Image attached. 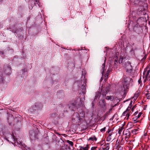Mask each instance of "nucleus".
<instances>
[{
  "label": "nucleus",
  "mask_w": 150,
  "mask_h": 150,
  "mask_svg": "<svg viewBox=\"0 0 150 150\" xmlns=\"http://www.w3.org/2000/svg\"><path fill=\"white\" fill-rule=\"evenodd\" d=\"M138 131V130L137 129H134L133 130H132V132L133 134H135L137 133V132Z\"/></svg>",
  "instance_id": "obj_22"
},
{
  "label": "nucleus",
  "mask_w": 150,
  "mask_h": 150,
  "mask_svg": "<svg viewBox=\"0 0 150 150\" xmlns=\"http://www.w3.org/2000/svg\"><path fill=\"white\" fill-rule=\"evenodd\" d=\"M132 101H131V103H130V104H129V105L130 106H132L131 105L132 104Z\"/></svg>",
  "instance_id": "obj_46"
},
{
  "label": "nucleus",
  "mask_w": 150,
  "mask_h": 150,
  "mask_svg": "<svg viewBox=\"0 0 150 150\" xmlns=\"http://www.w3.org/2000/svg\"><path fill=\"white\" fill-rule=\"evenodd\" d=\"M134 31L139 34L141 33L142 32V29L139 26H135L134 28Z\"/></svg>",
  "instance_id": "obj_5"
},
{
  "label": "nucleus",
  "mask_w": 150,
  "mask_h": 150,
  "mask_svg": "<svg viewBox=\"0 0 150 150\" xmlns=\"http://www.w3.org/2000/svg\"><path fill=\"white\" fill-rule=\"evenodd\" d=\"M122 115L126 116L127 117H129L130 116V113L126 110L123 113Z\"/></svg>",
  "instance_id": "obj_13"
},
{
  "label": "nucleus",
  "mask_w": 150,
  "mask_h": 150,
  "mask_svg": "<svg viewBox=\"0 0 150 150\" xmlns=\"http://www.w3.org/2000/svg\"><path fill=\"white\" fill-rule=\"evenodd\" d=\"M125 69L126 72L131 73L132 71V67L130 62H128L125 64Z\"/></svg>",
  "instance_id": "obj_2"
},
{
  "label": "nucleus",
  "mask_w": 150,
  "mask_h": 150,
  "mask_svg": "<svg viewBox=\"0 0 150 150\" xmlns=\"http://www.w3.org/2000/svg\"><path fill=\"white\" fill-rule=\"evenodd\" d=\"M97 140L95 136H94L93 137H91L88 139V140H91L92 141H96Z\"/></svg>",
  "instance_id": "obj_14"
},
{
  "label": "nucleus",
  "mask_w": 150,
  "mask_h": 150,
  "mask_svg": "<svg viewBox=\"0 0 150 150\" xmlns=\"http://www.w3.org/2000/svg\"><path fill=\"white\" fill-rule=\"evenodd\" d=\"M135 1H136V0H134V1L133 0H132V1H134V2H135Z\"/></svg>",
  "instance_id": "obj_51"
},
{
  "label": "nucleus",
  "mask_w": 150,
  "mask_h": 150,
  "mask_svg": "<svg viewBox=\"0 0 150 150\" xmlns=\"http://www.w3.org/2000/svg\"><path fill=\"white\" fill-rule=\"evenodd\" d=\"M97 148V147H96V146L93 147H92L91 148V150H96Z\"/></svg>",
  "instance_id": "obj_36"
},
{
  "label": "nucleus",
  "mask_w": 150,
  "mask_h": 150,
  "mask_svg": "<svg viewBox=\"0 0 150 150\" xmlns=\"http://www.w3.org/2000/svg\"><path fill=\"white\" fill-rule=\"evenodd\" d=\"M133 110H134V108H132V112H133Z\"/></svg>",
  "instance_id": "obj_48"
},
{
  "label": "nucleus",
  "mask_w": 150,
  "mask_h": 150,
  "mask_svg": "<svg viewBox=\"0 0 150 150\" xmlns=\"http://www.w3.org/2000/svg\"><path fill=\"white\" fill-rule=\"evenodd\" d=\"M150 72V69L147 71L146 69H145L144 71V76H145V77H146V78H148Z\"/></svg>",
  "instance_id": "obj_10"
},
{
  "label": "nucleus",
  "mask_w": 150,
  "mask_h": 150,
  "mask_svg": "<svg viewBox=\"0 0 150 150\" xmlns=\"http://www.w3.org/2000/svg\"><path fill=\"white\" fill-rule=\"evenodd\" d=\"M32 2V1H30L28 3V4L29 5V8L30 9H32L33 7V6H32L31 5H30V4H31V3Z\"/></svg>",
  "instance_id": "obj_26"
},
{
  "label": "nucleus",
  "mask_w": 150,
  "mask_h": 150,
  "mask_svg": "<svg viewBox=\"0 0 150 150\" xmlns=\"http://www.w3.org/2000/svg\"><path fill=\"white\" fill-rule=\"evenodd\" d=\"M134 43H133V44H132V46H134Z\"/></svg>",
  "instance_id": "obj_50"
},
{
  "label": "nucleus",
  "mask_w": 150,
  "mask_h": 150,
  "mask_svg": "<svg viewBox=\"0 0 150 150\" xmlns=\"http://www.w3.org/2000/svg\"><path fill=\"white\" fill-rule=\"evenodd\" d=\"M16 141L17 142V143H19V144H20L21 143V142L20 141L19 142L20 143H19V142H18V140H17V139L16 138Z\"/></svg>",
  "instance_id": "obj_43"
},
{
  "label": "nucleus",
  "mask_w": 150,
  "mask_h": 150,
  "mask_svg": "<svg viewBox=\"0 0 150 150\" xmlns=\"http://www.w3.org/2000/svg\"><path fill=\"white\" fill-rule=\"evenodd\" d=\"M148 79V78H146V77H145V79L144 80V83H145V82H146V80H147Z\"/></svg>",
  "instance_id": "obj_39"
},
{
  "label": "nucleus",
  "mask_w": 150,
  "mask_h": 150,
  "mask_svg": "<svg viewBox=\"0 0 150 150\" xmlns=\"http://www.w3.org/2000/svg\"><path fill=\"white\" fill-rule=\"evenodd\" d=\"M138 113V112L137 111L136 112L134 113V115L135 116H137V114Z\"/></svg>",
  "instance_id": "obj_38"
},
{
  "label": "nucleus",
  "mask_w": 150,
  "mask_h": 150,
  "mask_svg": "<svg viewBox=\"0 0 150 150\" xmlns=\"http://www.w3.org/2000/svg\"><path fill=\"white\" fill-rule=\"evenodd\" d=\"M11 67H7L4 71V72L6 75H9L11 73Z\"/></svg>",
  "instance_id": "obj_8"
},
{
  "label": "nucleus",
  "mask_w": 150,
  "mask_h": 150,
  "mask_svg": "<svg viewBox=\"0 0 150 150\" xmlns=\"http://www.w3.org/2000/svg\"><path fill=\"white\" fill-rule=\"evenodd\" d=\"M113 131L110 129H108L107 132L109 134L108 136L107 137V140L108 141H110L111 139V137Z\"/></svg>",
  "instance_id": "obj_6"
},
{
  "label": "nucleus",
  "mask_w": 150,
  "mask_h": 150,
  "mask_svg": "<svg viewBox=\"0 0 150 150\" xmlns=\"http://www.w3.org/2000/svg\"><path fill=\"white\" fill-rule=\"evenodd\" d=\"M132 55H134V49L133 48H132L131 50L129 52Z\"/></svg>",
  "instance_id": "obj_23"
},
{
  "label": "nucleus",
  "mask_w": 150,
  "mask_h": 150,
  "mask_svg": "<svg viewBox=\"0 0 150 150\" xmlns=\"http://www.w3.org/2000/svg\"><path fill=\"white\" fill-rule=\"evenodd\" d=\"M128 138H129L128 137H127V136H126L125 137V139L126 140H128Z\"/></svg>",
  "instance_id": "obj_42"
},
{
  "label": "nucleus",
  "mask_w": 150,
  "mask_h": 150,
  "mask_svg": "<svg viewBox=\"0 0 150 150\" xmlns=\"http://www.w3.org/2000/svg\"><path fill=\"white\" fill-rule=\"evenodd\" d=\"M16 30H12V32L13 33H15L16 32Z\"/></svg>",
  "instance_id": "obj_45"
},
{
  "label": "nucleus",
  "mask_w": 150,
  "mask_h": 150,
  "mask_svg": "<svg viewBox=\"0 0 150 150\" xmlns=\"http://www.w3.org/2000/svg\"><path fill=\"white\" fill-rule=\"evenodd\" d=\"M34 1H35L34 4L35 5L38 4V5L39 6V4H38V3H39V0H34Z\"/></svg>",
  "instance_id": "obj_28"
},
{
  "label": "nucleus",
  "mask_w": 150,
  "mask_h": 150,
  "mask_svg": "<svg viewBox=\"0 0 150 150\" xmlns=\"http://www.w3.org/2000/svg\"><path fill=\"white\" fill-rule=\"evenodd\" d=\"M123 57H120L119 59V63H122L123 59Z\"/></svg>",
  "instance_id": "obj_30"
},
{
  "label": "nucleus",
  "mask_w": 150,
  "mask_h": 150,
  "mask_svg": "<svg viewBox=\"0 0 150 150\" xmlns=\"http://www.w3.org/2000/svg\"><path fill=\"white\" fill-rule=\"evenodd\" d=\"M110 88V85H108L106 87H104L102 92V94L103 96H105L108 92L109 91Z\"/></svg>",
  "instance_id": "obj_4"
},
{
  "label": "nucleus",
  "mask_w": 150,
  "mask_h": 150,
  "mask_svg": "<svg viewBox=\"0 0 150 150\" xmlns=\"http://www.w3.org/2000/svg\"><path fill=\"white\" fill-rule=\"evenodd\" d=\"M112 71V69H111V68H109L108 69V70H107V73H108V74H110V71Z\"/></svg>",
  "instance_id": "obj_34"
},
{
  "label": "nucleus",
  "mask_w": 150,
  "mask_h": 150,
  "mask_svg": "<svg viewBox=\"0 0 150 150\" xmlns=\"http://www.w3.org/2000/svg\"><path fill=\"white\" fill-rule=\"evenodd\" d=\"M98 150H103L102 148H100V149Z\"/></svg>",
  "instance_id": "obj_47"
},
{
  "label": "nucleus",
  "mask_w": 150,
  "mask_h": 150,
  "mask_svg": "<svg viewBox=\"0 0 150 150\" xmlns=\"http://www.w3.org/2000/svg\"><path fill=\"white\" fill-rule=\"evenodd\" d=\"M137 119L138 118H137V116H135V117L133 118V120L134 121V122L135 123L137 122Z\"/></svg>",
  "instance_id": "obj_29"
},
{
  "label": "nucleus",
  "mask_w": 150,
  "mask_h": 150,
  "mask_svg": "<svg viewBox=\"0 0 150 150\" xmlns=\"http://www.w3.org/2000/svg\"><path fill=\"white\" fill-rule=\"evenodd\" d=\"M67 142L69 144H70L71 146H73V143L72 142L70 141L69 140H67Z\"/></svg>",
  "instance_id": "obj_25"
},
{
  "label": "nucleus",
  "mask_w": 150,
  "mask_h": 150,
  "mask_svg": "<svg viewBox=\"0 0 150 150\" xmlns=\"http://www.w3.org/2000/svg\"><path fill=\"white\" fill-rule=\"evenodd\" d=\"M4 54V52L3 51H0V54Z\"/></svg>",
  "instance_id": "obj_41"
},
{
  "label": "nucleus",
  "mask_w": 150,
  "mask_h": 150,
  "mask_svg": "<svg viewBox=\"0 0 150 150\" xmlns=\"http://www.w3.org/2000/svg\"><path fill=\"white\" fill-rule=\"evenodd\" d=\"M100 95V92H98L96 93V95L95 96V99H96L98 97H99Z\"/></svg>",
  "instance_id": "obj_20"
},
{
  "label": "nucleus",
  "mask_w": 150,
  "mask_h": 150,
  "mask_svg": "<svg viewBox=\"0 0 150 150\" xmlns=\"http://www.w3.org/2000/svg\"><path fill=\"white\" fill-rule=\"evenodd\" d=\"M123 128L122 127H121L119 128L118 133L120 135L121 134Z\"/></svg>",
  "instance_id": "obj_24"
},
{
  "label": "nucleus",
  "mask_w": 150,
  "mask_h": 150,
  "mask_svg": "<svg viewBox=\"0 0 150 150\" xmlns=\"http://www.w3.org/2000/svg\"><path fill=\"white\" fill-rule=\"evenodd\" d=\"M120 146V142L119 141H118V140L117 139L116 141V144H115V147L116 149H117L118 147Z\"/></svg>",
  "instance_id": "obj_17"
},
{
  "label": "nucleus",
  "mask_w": 150,
  "mask_h": 150,
  "mask_svg": "<svg viewBox=\"0 0 150 150\" xmlns=\"http://www.w3.org/2000/svg\"><path fill=\"white\" fill-rule=\"evenodd\" d=\"M138 82L139 83H140L141 82V79L139 80Z\"/></svg>",
  "instance_id": "obj_44"
},
{
  "label": "nucleus",
  "mask_w": 150,
  "mask_h": 150,
  "mask_svg": "<svg viewBox=\"0 0 150 150\" xmlns=\"http://www.w3.org/2000/svg\"><path fill=\"white\" fill-rule=\"evenodd\" d=\"M137 48L136 47L135 49H134V50H137Z\"/></svg>",
  "instance_id": "obj_53"
},
{
  "label": "nucleus",
  "mask_w": 150,
  "mask_h": 150,
  "mask_svg": "<svg viewBox=\"0 0 150 150\" xmlns=\"http://www.w3.org/2000/svg\"><path fill=\"white\" fill-rule=\"evenodd\" d=\"M31 132H30V137L31 139L32 140H33L35 139V133L33 132H31Z\"/></svg>",
  "instance_id": "obj_12"
},
{
  "label": "nucleus",
  "mask_w": 150,
  "mask_h": 150,
  "mask_svg": "<svg viewBox=\"0 0 150 150\" xmlns=\"http://www.w3.org/2000/svg\"><path fill=\"white\" fill-rule=\"evenodd\" d=\"M142 114V113H141V112L139 113L137 116V118L138 119L140 117Z\"/></svg>",
  "instance_id": "obj_33"
},
{
  "label": "nucleus",
  "mask_w": 150,
  "mask_h": 150,
  "mask_svg": "<svg viewBox=\"0 0 150 150\" xmlns=\"http://www.w3.org/2000/svg\"><path fill=\"white\" fill-rule=\"evenodd\" d=\"M80 147L81 148H82V149H83V150H88L89 148L88 145H86V146L85 147L83 146H80Z\"/></svg>",
  "instance_id": "obj_16"
},
{
  "label": "nucleus",
  "mask_w": 150,
  "mask_h": 150,
  "mask_svg": "<svg viewBox=\"0 0 150 150\" xmlns=\"http://www.w3.org/2000/svg\"><path fill=\"white\" fill-rule=\"evenodd\" d=\"M56 134H59H59L58 133H57Z\"/></svg>",
  "instance_id": "obj_52"
},
{
  "label": "nucleus",
  "mask_w": 150,
  "mask_h": 150,
  "mask_svg": "<svg viewBox=\"0 0 150 150\" xmlns=\"http://www.w3.org/2000/svg\"><path fill=\"white\" fill-rule=\"evenodd\" d=\"M79 150H83V149H82V148H80V149H79Z\"/></svg>",
  "instance_id": "obj_49"
},
{
  "label": "nucleus",
  "mask_w": 150,
  "mask_h": 150,
  "mask_svg": "<svg viewBox=\"0 0 150 150\" xmlns=\"http://www.w3.org/2000/svg\"><path fill=\"white\" fill-rule=\"evenodd\" d=\"M76 103V102L70 103L69 104V108L71 110H75L77 108Z\"/></svg>",
  "instance_id": "obj_3"
},
{
  "label": "nucleus",
  "mask_w": 150,
  "mask_h": 150,
  "mask_svg": "<svg viewBox=\"0 0 150 150\" xmlns=\"http://www.w3.org/2000/svg\"><path fill=\"white\" fill-rule=\"evenodd\" d=\"M105 129H106V127H104L103 128L100 129V131L102 132H104L105 131Z\"/></svg>",
  "instance_id": "obj_32"
},
{
  "label": "nucleus",
  "mask_w": 150,
  "mask_h": 150,
  "mask_svg": "<svg viewBox=\"0 0 150 150\" xmlns=\"http://www.w3.org/2000/svg\"><path fill=\"white\" fill-rule=\"evenodd\" d=\"M147 93H146V96L147 99L150 98V91H147Z\"/></svg>",
  "instance_id": "obj_19"
},
{
  "label": "nucleus",
  "mask_w": 150,
  "mask_h": 150,
  "mask_svg": "<svg viewBox=\"0 0 150 150\" xmlns=\"http://www.w3.org/2000/svg\"><path fill=\"white\" fill-rule=\"evenodd\" d=\"M109 75V74H108V73H106L105 76V79H107Z\"/></svg>",
  "instance_id": "obj_31"
},
{
  "label": "nucleus",
  "mask_w": 150,
  "mask_h": 150,
  "mask_svg": "<svg viewBox=\"0 0 150 150\" xmlns=\"http://www.w3.org/2000/svg\"><path fill=\"white\" fill-rule=\"evenodd\" d=\"M102 148L103 150H108L109 149V146L108 144H105Z\"/></svg>",
  "instance_id": "obj_11"
},
{
  "label": "nucleus",
  "mask_w": 150,
  "mask_h": 150,
  "mask_svg": "<svg viewBox=\"0 0 150 150\" xmlns=\"http://www.w3.org/2000/svg\"><path fill=\"white\" fill-rule=\"evenodd\" d=\"M131 79L127 77L126 76L124 75L122 78L123 88L122 91L124 92V94H125L127 92L129 87V81Z\"/></svg>",
  "instance_id": "obj_1"
},
{
  "label": "nucleus",
  "mask_w": 150,
  "mask_h": 150,
  "mask_svg": "<svg viewBox=\"0 0 150 150\" xmlns=\"http://www.w3.org/2000/svg\"><path fill=\"white\" fill-rule=\"evenodd\" d=\"M131 109V107L129 106L128 107V108H127L126 110V111L128 112H129V111Z\"/></svg>",
  "instance_id": "obj_35"
},
{
  "label": "nucleus",
  "mask_w": 150,
  "mask_h": 150,
  "mask_svg": "<svg viewBox=\"0 0 150 150\" xmlns=\"http://www.w3.org/2000/svg\"><path fill=\"white\" fill-rule=\"evenodd\" d=\"M149 77L150 78V76H149Z\"/></svg>",
  "instance_id": "obj_54"
},
{
  "label": "nucleus",
  "mask_w": 150,
  "mask_h": 150,
  "mask_svg": "<svg viewBox=\"0 0 150 150\" xmlns=\"http://www.w3.org/2000/svg\"><path fill=\"white\" fill-rule=\"evenodd\" d=\"M59 106L61 107H64V106H63V105L62 104V103H60V104H59Z\"/></svg>",
  "instance_id": "obj_40"
},
{
  "label": "nucleus",
  "mask_w": 150,
  "mask_h": 150,
  "mask_svg": "<svg viewBox=\"0 0 150 150\" xmlns=\"http://www.w3.org/2000/svg\"><path fill=\"white\" fill-rule=\"evenodd\" d=\"M106 99L108 100H110L112 101L114 99V97L113 96H108L106 97Z\"/></svg>",
  "instance_id": "obj_15"
},
{
  "label": "nucleus",
  "mask_w": 150,
  "mask_h": 150,
  "mask_svg": "<svg viewBox=\"0 0 150 150\" xmlns=\"http://www.w3.org/2000/svg\"><path fill=\"white\" fill-rule=\"evenodd\" d=\"M105 61L104 63L103 64L102 66V74L103 75L104 73V71H105Z\"/></svg>",
  "instance_id": "obj_18"
},
{
  "label": "nucleus",
  "mask_w": 150,
  "mask_h": 150,
  "mask_svg": "<svg viewBox=\"0 0 150 150\" xmlns=\"http://www.w3.org/2000/svg\"><path fill=\"white\" fill-rule=\"evenodd\" d=\"M99 105L100 107H103L106 105V103L104 100H100L99 102Z\"/></svg>",
  "instance_id": "obj_9"
},
{
  "label": "nucleus",
  "mask_w": 150,
  "mask_h": 150,
  "mask_svg": "<svg viewBox=\"0 0 150 150\" xmlns=\"http://www.w3.org/2000/svg\"><path fill=\"white\" fill-rule=\"evenodd\" d=\"M118 148L119 150H122L123 149V147L120 146H119Z\"/></svg>",
  "instance_id": "obj_37"
},
{
  "label": "nucleus",
  "mask_w": 150,
  "mask_h": 150,
  "mask_svg": "<svg viewBox=\"0 0 150 150\" xmlns=\"http://www.w3.org/2000/svg\"><path fill=\"white\" fill-rule=\"evenodd\" d=\"M35 106L37 108H40L42 107V105L40 103H37L35 105Z\"/></svg>",
  "instance_id": "obj_21"
},
{
  "label": "nucleus",
  "mask_w": 150,
  "mask_h": 150,
  "mask_svg": "<svg viewBox=\"0 0 150 150\" xmlns=\"http://www.w3.org/2000/svg\"><path fill=\"white\" fill-rule=\"evenodd\" d=\"M86 80L85 81V84H83L82 85L81 88L80 89L81 91L83 93V94H85L86 93Z\"/></svg>",
  "instance_id": "obj_7"
},
{
  "label": "nucleus",
  "mask_w": 150,
  "mask_h": 150,
  "mask_svg": "<svg viewBox=\"0 0 150 150\" xmlns=\"http://www.w3.org/2000/svg\"><path fill=\"white\" fill-rule=\"evenodd\" d=\"M128 131V130H127L125 131V132H127V133L125 134V135H126V136H127V137H129L130 134L129 131Z\"/></svg>",
  "instance_id": "obj_27"
}]
</instances>
